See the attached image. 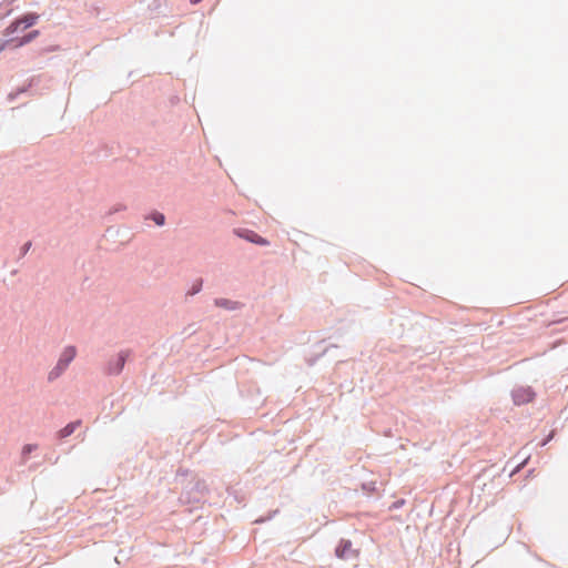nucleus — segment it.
Wrapping results in <instances>:
<instances>
[{"label":"nucleus","mask_w":568,"mask_h":568,"mask_svg":"<svg viewBox=\"0 0 568 568\" xmlns=\"http://www.w3.org/2000/svg\"><path fill=\"white\" fill-rule=\"evenodd\" d=\"M190 1H191V3H193V4H196V3L201 2L202 0H190Z\"/></svg>","instance_id":"16"},{"label":"nucleus","mask_w":568,"mask_h":568,"mask_svg":"<svg viewBox=\"0 0 568 568\" xmlns=\"http://www.w3.org/2000/svg\"><path fill=\"white\" fill-rule=\"evenodd\" d=\"M349 548H351V544L349 542H345L343 547H338L336 549L337 556L341 557V558H344L346 551L349 550Z\"/></svg>","instance_id":"11"},{"label":"nucleus","mask_w":568,"mask_h":568,"mask_svg":"<svg viewBox=\"0 0 568 568\" xmlns=\"http://www.w3.org/2000/svg\"><path fill=\"white\" fill-rule=\"evenodd\" d=\"M10 42H14V40L12 39V40H9V41L1 42L0 43V51H2L6 48V45L9 44Z\"/></svg>","instance_id":"13"},{"label":"nucleus","mask_w":568,"mask_h":568,"mask_svg":"<svg viewBox=\"0 0 568 568\" xmlns=\"http://www.w3.org/2000/svg\"><path fill=\"white\" fill-rule=\"evenodd\" d=\"M77 355V349L74 346H68L65 347L61 355H60V358L58 361V363H60L61 365H63L64 367H68L69 364L73 361V358L75 357Z\"/></svg>","instance_id":"3"},{"label":"nucleus","mask_w":568,"mask_h":568,"mask_svg":"<svg viewBox=\"0 0 568 568\" xmlns=\"http://www.w3.org/2000/svg\"><path fill=\"white\" fill-rule=\"evenodd\" d=\"M37 449H38L37 444L24 445L21 450V456H22L23 462H26L28 459L29 455Z\"/></svg>","instance_id":"9"},{"label":"nucleus","mask_w":568,"mask_h":568,"mask_svg":"<svg viewBox=\"0 0 568 568\" xmlns=\"http://www.w3.org/2000/svg\"><path fill=\"white\" fill-rule=\"evenodd\" d=\"M38 36H39V31L34 30V31L28 33L27 36H24L23 38H21L20 40L16 41L13 47L14 48H19V47H21L23 44H27L30 41H32L33 39H36Z\"/></svg>","instance_id":"7"},{"label":"nucleus","mask_w":568,"mask_h":568,"mask_svg":"<svg viewBox=\"0 0 568 568\" xmlns=\"http://www.w3.org/2000/svg\"><path fill=\"white\" fill-rule=\"evenodd\" d=\"M240 236H243L247 241H250L252 243H255V244H260V245H267L268 244L267 240H265L264 237L260 236L258 234H256L253 231H245L244 233L240 234Z\"/></svg>","instance_id":"4"},{"label":"nucleus","mask_w":568,"mask_h":568,"mask_svg":"<svg viewBox=\"0 0 568 568\" xmlns=\"http://www.w3.org/2000/svg\"><path fill=\"white\" fill-rule=\"evenodd\" d=\"M201 284H202V283L200 282L197 286H194L193 294L200 291V288H201Z\"/></svg>","instance_id":"15"},{"label":"nucleus","mask_w":568,"mask_h":568,"mask_svg":"<svg viewBox=\"0 0 568 568\" xmlns=\"http://www.w3.org/2000/svg\"><path fill=\"white\" fill-rule=\"evenodd\" d=\"M125 359H126V354L121 353L118 358L115 372H120L123 368Z\"/></svg>","instance_id":"10"},{"label":"nucleus","mask_w":568,"mask_h":568,"mask_svg":"<svg viewBox=\"0 0 568 568\" xmlns=\"http://www.w3.org/2000/svg\"><path fill=\"white\" fill-rule=\"evenodd\" d=\"M153 220H154V222H155L158 225H163V224H164V221H165V217H164V215H163V214H161V213H155V214L153 215Z\"/></svg>","instance_id":"12"},{"label":"nucleus","mask_w":568,"mask_h":568,"mask_svg":"<svg viewBox=\"0 0 568 568\" xmlns=\"http://www.w3.org/2000/svg\"><path fill=\"white\" fill-rule=\"evenodd\" d=\"M65 369H67V367H64L60 363H57V365L49 373V379L53 381V379L58 378Z\"/></svg>","instance_id":"8"},{"label":"nucleus","mask_w":568,"mask_h":568,"mask_svg":"<svg viewBox=\"0 0 568 568\" xmlns=\"http://www.w3.org/2000/svg\"><path fill=\"white\" fill-rule=\"evenodd\" d=\"M513 397L516 404L521 405L531 402L534 394L529 388H518L513 393Z\"/></svg>","instance_id":"2"},{"label":"nucleus","mask_w":568,"mask_h":568,"mask_svg":"<svg viewBox=\"0 0 568 568\" xmlns=\"http://www.w3.org/2000/svg\"><path fill=\"white\" fill-rule=\"evenodd\" d=\"M39 19V16L36 13H28L23 16L21 19H18L13 21L4 31L6 36H10L14 32H17L20 28L22 30L33 26L37 20Z\"/></svg>","instance_id":"1"},{"label":"nucleus","mask_w":568,"mask_h":568,"mask_svg":"<svg viewBox=\"0 0 568 568\" xmlns=\"http://www.w3.org/2000/svg\"><path fill=\"white\" fill-rule=\"evenodd\" d=\"M79 425H80V422H72V423L68 424L65 427H63L59 432V437L65 438V437L72 435L75 432V429L79 427Z\"/></svg>","instance_id":"6"},{"label":"nucleus","mask_w":568,"mask_h":568,"mask_svg":"<svg viewBox=\"0 0 568 568\" xmlns=\"http://www.w3.org/2000/svg\"><path fill=\"white\" fill-rule=\"evenodd\" d=\"M215 305L217 307L226 308V310H236L240 307L237 302L227 300V298H217L215 300Z\"/></svg>","instance_id":"5"},{"label":"nucleus","mask_w":568,"mask_h":568,"mask_svg":"<svg viewBox=\"0 0 568 568\" xmlns=\"http://www.w3.org/2000/svg\"><path fill=\"white\" fill-rule=\"evenodd\" d=\"M30 246H31V242H28L23 245V247H22L23 254H26L29 251Z\"/></svg>","instance_id":"14"}]
</instances>
